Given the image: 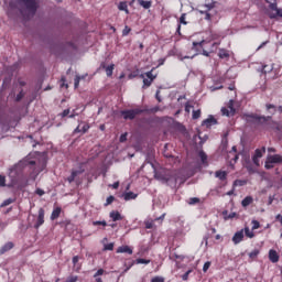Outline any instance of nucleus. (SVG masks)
<instances>
[{
  "mask_svg": "<svg viewBox=\"0 0 282 282\" xmlns=\"http://www.w3.org/2000/svg\"><path fill=\"white\" fill-rule=\"evenodd\" d=\"M78 281V275H70L66 279L65 282H77Z\"/></svg>",
  "mask_w": 282,
  "mask_h": 282,
  "instance_id": "ea45409f",
  "label": "nucleus"
},
{
  "mask_svg": "<svg viewBox=\"0 0 282 282\" xmlns=\"http://www.w3.org/2000/svg\"><path fill=\"white\" fill-rule=\"evenodd\" d=\"M129 32H131V28L124 26V29L122 31L123 36H128Z\"/></svg>",
  "mask_w": 282,
  "mask_h": 282,
  "instance_id": "603ef678",
  "label": "nucleus"
},
{
  "mask_svg": "<svg viewBox=\"0 0 282 282\" xmlns=\"http://www.w3.org/2000/svg\"><path fill=\"white\" fill-rule=\"evenodd\" d=\"M105 274V269H98L97 272L94 274V278L102 276Z\"/></svg>",
  "mask_w": 282,
  "mask_h": 282,
  "instance_id": "79ce46f5",
  "label": "nucleus"
},
{
  "mask_svg": "<svg viewBox=\"0 0 282 282\" xmlns=\"http://www.w3.org/2000/svg\"><path fill=\"white\" fill-rule=\"evenodd\" d=\"M259 257V249H254L249 253V259H257Z\"/></svg>",
  "mask_w": 282,
  "mask_h": 282,
  "instance_id": "72a5a7b5",
  "label": "nucleus"
},
{
  "mask_svg": "<svg viewBox=\"0 0 282 282\" xmlns=\"http://www.w3.org/2000/svg\"><path fill=\"white\" fill-rule=\"evenodd\" d=\"M74 133H83V130L80 128V126H78L75 130Z\"/></svg>",
  "mask_w": 282,
  "mask_h": 282,
  "instance_id": "e2e57ef3",
  "label": "nucleus"
},
{
  "mask_svg": "<svg viewBox=\"0 0 282 282\" xmlns=\"http://www.w3.org/2000/svg\"><path fill=\"white\" fill-rule=\"evenodd\" d=\"M198 155H199L203 164H206V162H208V155H206L204 151H200Z\"/></svg>",
  "mask_w": 282,
  "mask_h": 282,
  "instance_id": "7c9ffc66",
  "label": "nucleus"
},
{
  "mask_svg": "<svg viewBox=\"0 0 282 282\" xmlns=\"http://www.w3.org/2000/svg\"><path fill=\"white\" fill-rule=\"evenodd\" d=\"M192 118L193 120H198V118H202V110H193Z\"/></svg>",
  "mask_w": 282,
  "mask_h": 282,
  "instance_id": "cd10ccee",
  "label": "nucleus"
},
{
  "mask_svg": "<svg viewBox=\"0 0 282 282\" xmlns=\"http://www.w3.org/2000/svg\"><path fill=\"white\" fill-rule=\"evenodd\" d=\"M215 177L220 180V182H226L228 180V172L221 171V170L216 171L215 172Z\"/></svg>",
  "mask_w": 282,
  "mask_h": 282,
  "instance_id": "4468645a",
  "label": "nucleus"
},
{
  "mask_svg": "<svg viewBox=\"0 0 282 282\" xmlns=\"http://www.w3.org/2000/svg\"><path fill=\"white\" fill-rule=\"evenodd\" d=\"M139 78L143 79L142 89H147V88L151 87V85H153V80H155V78H158V75H153V69H151L144 74H141L139 76Z\"/></svg>",
  "mask_w": 282,
  "mask_h": 282,
  "instance_id": "20e7f679",
  "label": "nucleus"
},
{
  "mask_svg": "<svg viewBox=\"0 0 282 282\" xmlns=\"http://www.w3.org/2000/svg\"><path fill=\"white\" fill-rule=\"evenodd\" d=\"M119 141L127 142V133L121 134Z\"/></svg>",
  "mask_w": 282,
  "mask_h": 282,
  "instance_id": "052dcab7",
  "label": "nucleus"
},
{
  "mask_svg": "<svg viewBox=\"0 0 282 282\" xmlns=\"http://www.w3.org/2000/svg\"><path fill=\"white\" fill-rule=\"evenodd\" d=\"M210 268V261H207L203 265V272H208V269Z\"/></svg>",
  "mask_w": 282,
  "mask_h": 282,
  "instance_id": "09e8293b",
  "label": "nucleus"
},
{
  "mask_svg": "<svg viewBox=\"0 0 282 282\" xmlns=\"http://www.w3.org/2000/svg\"><path fill=\"white\" fill-rule=\"evenodd\" d=\"M234 243L237 246L238 243H241L243 241V229L237 231L232 237Z\"/></svg>",
  "mask_w": 282,
  "mask_h": 282,
  "instance_id": "f8f14e48",
  "label": "nucleus"
},
{
  "mask_svg": "<svg viewBox=\"0 0 282 282\" xmlns=\"http://www.w3.org/2000/svg\"><path fill=\"white\" fill-rule=\"evenodd\" d=\"M155 98L159 102H162V98L160 97V90L156 91Z\"/></svg>",
  "mask_w": 282,
  "mask_h": 282,
  "instance_id": "680f3d73",
  "label": "nucleus"
},
{
  "mask_svg": "<svg viewBox=\"0 0 282 282\" xmlns=\"http://www.w3.org/2000/svg\"><path fill=\"white\" fill-rule=\"evenodd\" d=\"M110 219H112V221H122V215L120 212L112 210L110 212Z\"/></svg>",
  "mask_w": 282,
  "mask_h": 282,
  "instance_id": "4be33fe9",
  "label": "nucleus"
},
{
  "mask_svg": "<svg viewBox=\"0 0 282 282\" xmlns=\"http://www.w3.org/2000/svg\"><path fill=\"white\" fill-rule=\"evenodd\" d=\"M21 8H24L29 11V13L34 17L36 14V10H39V6L36 4V0H17Z\"/></svg>",
  "mask_w": 282,
  "mask_h": 282,
  "instance_id": "f03ea898",
  "label": "nucleus"
},
{
  "mask_svg": "<svg viewBox=\"0 0 282 282\" xmlns=\"http://www.w3.org/2000/svg\"><path fill=\"white\" fill-rule=\"evenodd\" d=\"M44 224H45V209L40 208L36 223L34 224L35 230H39L40 226H43Z\"/></svg>",
  "mask_w": 282,
  "mask_h": 282,
  "instance_id": "0eeeda50",
  "label": "nucleus"
},
{
  "mask_svg": "<svg viewBox=\"0 0 282 282\" xmlns=\"http://www.w3.org/2000/svg\"><path fill=\"white\" fill-rule=\"evenodd\" d=\"M252 202H253L252 196H246V197L242 199V202H241V206H242L243 208H247V206H250V204H252Z\"/></svg>",
  "mask_w": 282,
  "mask_h": 282,
  "instance_id": "bb28decb",
  "label": "nucleus"
},
{
  "mask_svg": "<svg viewBox=\"0 0 282 282\" xmlns=\"http://www.w3.org/2000/svg\"><path fill=\"white\" fill-rule=\"evenodd\" d=\"M208 9H205L204 11H200V14H205L206 21H210L213 19V15L209 13Z\"/></svg>",
  "mask_w": 282,
  "mask_h": 282,
  "instance_id": "c756f323",
  "label": "nucleus"
},
{
  "mask_svg": "<svg viewBox=\"0 0 282 282\" xmlns=\"http://www.w3.org/2000/svg\"><path fill=\"white\" fill-rule=\"evenodd\" d=\"M18 83H19L20 87H25V85H26V83L21 79H19Z\"/></svg>",
  "mask_w": 282,
  "mask_h": 282,
  "instance_id": "338daca9",
  "label": "nucleus"
},
{
  "mask_svg": "<svg viewBox=\"0 0 282 282\" xmlns=\"http://www.w3.org/2000/svg\"><path fill=\"white\" fill-rule=\"evenodd\" d=\"M269 259L272 263H279V253L275 250L269 251Z\"/></svg>",
  "mask_w": 282,
  "mask_h": 282,
  "instance_id": "a211bd4d",
  "label": "nucleus"
},
{
  "mask_svg": "<svg viewBox=\"0 0 282 282\" xmlns=\"http://www.w3.org/2000/svg\"><path fill=\"white\" fill-rule=\"evenodd\" d=\"M118 10H120V12H126V14H129V6L127 4V1L119 2Z\"/></svg>",
  "mask_w": 282,
  "mask_h": 282,
  "instance_id": "b1692460",
  "label": "nucleus"
},
{
  "mask_svg": "<svg viewBox=\"0 0 282 282\" xmlns=\"http://www.w3.org/2000/svg\"><path fill=\"white\" fill-rule=\"evenodd\" d=\"M80 173H83V171L73 170L72 174L67 177V182L69 184H72L76 180V177H78V175H80Z\"/></svg>",
  "mask_w": 282,
  "mask_h": 282,
  "instance_id": "412c9836",
  "label": "nucleus"
},
{
  "mask_svg": "<svg viewBox=\"0 0 282 282\" xmlns=\"http://www.w3.org/2000/svg\"><path fill=\"white\" fill-rule=\"evenodd\" d=\"M274 164H282V155L281 154L269 155L267 158L264 167L267 170L274 169Z\"/></svg>",
  "mask_w": 282,
  "mask_h": 282,
  "instance_id": "39448f33",
  "label": "nucleus"
},
{
  "mask_svg": "<svg viewBox=\"0 0 282 282\" xmlns=\"http://www.w3.org/2000/svg\"><path fill=\"white\" fill-rule=\"evenodd\" d=\"M61 213H63V208L61 207L54 208L51 214V221H55V219H58V217H61Z\"/></svg>",
  "mask_w": 282,
  "mask_h": 282,
  "instance_id": "f3484780",
  "label": "nucleus"
},
{
  "mask_svg": "<svg viewBox=\"0 0 282 282\" xmlns=\"http://www.w3.org/2000/svg\"><path fill=\"white\" fill-rule=\"evenodd\" d=\"M69 112H70L69 109H65V110H63V112L61 113V117H62V118H67V116H69Z\"/></svg>",
  "mask_w": 282,
  "mask_h": 282,
  "instance_id": "864d4df0",
  "label": "nucleus"
},
{
  "mask_svg": "<svg viewBox=\"0 0 282 282\" xmlns=\"http://www.w3.org/2000/svg\"><path fill=\"white\" fill-rule=\"evenodd\" d=\"M188 204H189L191 206H193V205H195V204H199V198H198V197H192V198H189Z\"/></svg>",
  "mask_w": 282,
  "mask_h": 282,
  "instance_id": "4c0bfd02",
  "label": "nucleus"
},
{
  "mask_svg": "<svg viewBox=\"0 0 282 282\" xmlns=\"http://www.w3.org/2000/svg\"><path fill=\"white\" fill-rule=\"evenodd\" d=\"M270 109H273L272 113H276V106L272 104H267V111H270Z\"/></svg>",
  "mask_w": 282,
  "mask_h": 282,
  "instance_id": "c03bdc74",
  "label": "nucleus"
},
{
  "mask_svg": "<svg viewBox=\"0 0 282 282\" xmlns=\"http://www.w3.org/2000/svg\"><path fill=\"white\" fill-rule=\"evenodd\" d=\"M182 25H188V22H186V13H183L180 18V22L176 29V34H178V36H182Z\"/></svg>",
  "mask_w": 282,
  "mask_h": 282,
  "instance_id": "9d476101",
  "label": "nucleus"
},
{
  "mask_svg": "<svg viewBox=\"0 0 282 282\" xmlns=\"http://www.w3.org/2000/svg\"><path fill=\"white\" fill-rule=\"evenodd\" d=\"M138 197V194L133 193V192H127L126 194H123V198L126 202H129L131 199H135Z\"/></svg>",
  "mask_w": 282,
  "mask_h": 282,
  "instance_id": "a878e982",
  "label": "nucleus"
},
{
  "mask_svg": "<svg viewBox=\"0 0 282 282\" xmlns=\"http://www.w3.org/2000/svg\"><path fill=\"white\" fill-rule=\"evenodd\" d=\"M100 68L105 69L106 75L108 76V78H111L113 76V69H116V65L110 64L109 66H107V64H105V62H102L100 64Z\"/></svg>",
  "mask_w": 282,
  "mask_h": 282,
  "instance_id": "1a4fd4ad",
  "label": "nucleus"
},
{
  "mask_svg": "<svg viewBox=\"0 0 282 282\" xmlns=\"http://www.w3.org/2000/svg\"><path fill=\"white\" fill-rule=\"evenodd\" d=\"M119 187H120V183H119V182H115V183L112 184V188L117 189V188H119Z\"/></svg>",
  "mask_w": 282,
  "mask_h": 282,
  "instance_id": "69168bd1",
  "label": "nucleus"
},
{
  "mask_svg": "<svg viewBox=\"0 0 282 282\" xmlns=\"http://www.w3.org/2000/svg\"><path fill=\"white\" fill-rule=\"evenodd\" d=\"M151 282H164V278L160 276V275H156V276L151 279Z\"/></svg>",
  "mask_w": 282,
  "mask_h": 282,
  "instance_id": "37998d69",
  "label": "nucleus"
},
{
  "mask_svg": "<svg viewBox=\"0 0 282 282\" xmlns=\"http://www.w3.org/2000/svg\"><path fill=\"white\" fill-rule=\"evenodd\" d=\"M105 250H113V242L105 245Z\"/></svg>",
  "mask_w": 282,
  "mask_h": 282,
  "instance_id": "13d9d810",
  "label": "nucleus"
},
{
  "mask_svg": "<svg viewBox=\"0 0 282 282\" xmlns=\"http://www.w3.org/2000/svg\"><path fill=\"white\" fill-rule=\"evenodd\" d=\"M268 152H269V153H276V149H274V148H268Z\"/></svg>",
  "mask_w": 282,
  "mask_h": 282,
  "instance_id": "774afa93",
  "label": "nucleus"
},
{
  "mask_svg": "<svg viewBox=\"0 0 282 282\" xmlns=\"http://www.w3.org/2000/svg\"><path fill=\"white\" fill-rule=\"evenodd\" d=\"M0 186H6V176L0 175Z\"/></svg>",
  "mask_w": 282,
  "mask_h": 282,
  "instance_id": "5fc2aeb1",
  "label": "nucleus"
},
{
  "mask_svg": "<svg viewBox=\"0 0 282 282\" xmlns=\"http://www.w3.org/2000/svg\"><path fill=\"white\" fill-rule=\"evenodd\" d=\"M36 195H40V197H43V195H45V191L41 189V188H37L35 191Z\"/></svg>",
  "mask_w": 282,
  "mask_h": 282,
  "instance_id": "4d7b16f0",
  "label": "nucleus"
},
{
  "mask_svg": "<svg viewBox=\"0 0 282 282\" xmlns=\"http://www.w3.org/2000/svg\"><path fill=\"white\" fill-rule=\"evenodd\" d=\"M237 217V213H230L225 219H235Z\"/></svg>",
  "mask_w": 282,
  "mask_h": 282,
  "instance_id": "bf43d9fd",
  "label": "nucleus"
},
{
  "mask_svg": "<svg viewBox=\"0 0 282 282\" xmlns=\"http://www.w3.org/2000/svg\"><path fill=\"white\" fill-rule=\"evenodd\" d=\"M215 6H217V1L205 0V4L203 6V8H205V10H207V11H210V10L215 9Z\"/></svg>",
  "mask_w": 282,
  "mask_h": 282,
  "instance_id": "6ab92c4d",
  "label": "nucleus"
},
{
  "mask_svg": "<svg viewBox=\"0 0 282 282\" xmlns=\"http://www.w3.org/2000/svg\"><path fill=\"white\" fill-rule=\"evenodd\" d=\"M115 200H116V197L109 196V197L106 199L105 206H109V205L113 204Z\"/></svg>",
  "mask_w": 282,
  "mask_h": 282,
  "instance_id": "58836bf2",
  "label": "nucleus"
},
{
  "mask_svg": "<svg viewBox=\"0 0 282 282\" xmlns=\"http://www.w3.org/2000/svg\"><path fill=\"white\" fill-rule=\"evenodd\" d=\"M265 45H268V41L262 42L261 45H259L257 50H262V47H265Z\"/></svg>",
  "mask_w": 282,
  "mask_h": 282,
  "instance_id": "0e129e2a",
  "label": "nucleus"
},
{
  "mask_svg": "<svg viewBox=\"0 0 282 282\" xmlns=\"http://www.w3.org/2000/svg\"><path fill=\"white\" fill-rule=\"evenodd\" d=\"M79 260H80V257H78V256L73 257V265H74L75 272H80V269L83 268L82 264H78Z\"/></svg>",
  "mask_w": 282,
  "mask_h": 282,
  "instance_id": "5701e85b",
  "label": "nucleus"
},
{
  "mask_svg": "<svg viewBox=\"0 0 282 282\" xmlns=\"http://www.w3.org/2000/svg\"><path fill=\"white\" fill-rule=\"evenodd\" d=\"M247 122H251L252 124H261L264 129H270V124H272V117H261L258 115H247Z\"/></svg>",
  "mask_w": 282,
  "mask_h": 282,
  "instance_id": "f257e3e1",
  "label": "nucleus"
},
{
  "mask_svg": "<svg viewBox=\"0 0 282 282\" xmlns=\"http://www.w3.org/2000/svg\"><path fill=\"white\" fill-rule=\"evenodd\" d=\"M205 43L206 41L193 42V50H198L197 47H204Z\"/></svg>",
  "mask_w": 282,
  "mask_h": 282,
  "instance_id": "473e14b6",
  "label": "nucleus"
},
{
  "mask_svg": "<svg viewBox=\"0 0 282 282\" xmlns=\"http://www.w3.org/2000/svg\"><path fill=\"white\" fill-rule=\"evenodd\" d=\"M246 237H249V239H252L254 237V232H252L250 230V227H245V230H243Z\"/></svg>",
  "mask_w": 282,
  "mask_h": 282,
  "instance_id": "c85d7f7f",
  "label": "nucleus"
},
{
  "mask_svg": "<svg viewBox=\"0 0 282 282\" xmlns=\"http://www.w3.org/2000/svg\"><path fill=\"white\" fill-rule=\"evenodd\" d=\"M163 182L167 184V186H176L177 185V176L175 175H167L163 177Z\"/></svg>",
  "mask_w": 282,
  "mask_h": 282,
  "instance_id": "9b49d317",
  "label": "nucleus"
},
{
  "mask_svg": "<svg viewBox=\"0 0 282 282\" xmlns=\"http://www.w3.org/2000/svg\"><path fill=\"white\" fill-rule=\"evenodd\" d=\"M137 263H143V264L148 265V263H151V260L139 258V259H137Z\"/></svg>",
  "mask_w": 282,
  "mask_h": 282,
  "instance_id": "de8ad7c7",
  "label": "nucleus"
},
{
  "mask_svg": "<svg viewBox=\"0 0 282 282\" xmlns=\"http://www.w3.org/2000/svg\"><path fill=\"white\" fill-rule=\"evenodd\" d=\"M139 6H141V8H143L144 10H149L151 8V6H153V1L151 0H137Z\"/></svg>",
  "mask_w": 282,
  "mask_h": 282,
  "instance_id": "aec40b11",
  "label": "nucleus"
},
{
  "mask_svg": "<svg viewBox=\"0 0 282 282\" xmlns=\"http://www.w3.org/2000/svg\"><path fill=\"white\" fill-rule=\"evenodd\" d=\"M25 96V93H23V90H21L17 97H15V102H21V100H23V97Z\"/></svg>",
  "mask_w": 282,
  "mask_h": 282,
  "instance_id": "c9c22d12",
  "label": "nucleus"
},
{
  "mask_svg": "<svg viewBox=\"0 0 282 282\" xmlns=\"http://www.w3.org/2000/svg\"><path fill=\"white\" fill-rule=\"evenodd\" d=\"M263 153H265V147H262V149H257L254 151V154L252 156V162L256 164V166H259V159L263 158Z\"/></svg>",
  "mask_w": 282,
  "mask_h": 282,
  "instance_id": "6e6552de",
  "label": "nucleus"
},
{
  "mask_svg": "<svg viewBox=\"0 0 282 282\" xmlns=\"http://www.w3.org/2000/svg\"><path fill=\"white\" fill-rule=\"evenodd\" d=\"M141 113H144V109L142 108L121 110L123 120H135V117L141 116Z\"/></svg>",
  "mask_w": 282,
  "mask_h": 282,
  "instance_id": "7ed1b4c3",
  "label": "nucleus"
},
{
  "mask_svg": "<svg viewBox=\"0 0 282 282\" xmlns=\"http://www.w3.org/2000/svg\"><path fill=\"white\" fill-rule=\"evenodd\" d=\"M153 226H154L153 220H148V221H145V228H147L148 230H151V228H153Z\"/></svg>",
  "mask_w": 282,
  "mask_h": 282,
  "instance_id": "a18cd8bd",
  "label": "nucleus"
},
{
  "mask_svg": "<svg viewBox=\"0 0 282 282\" xmlns=\"http://www.w3.org/2000/svg\"><path fill=\"white\" fill-rule=\"evenodd\" d=\"M219 58H230V53L226 48H220L218 51Z\"/></svg>",
  "mask_w": 282,
  "mask_h": 282,
  "instance_id": "393cba45",
  "label": "nucleus"
},
{
  "mask_svg": "<svg viewBox=\"0 0 282 282\" xmlns=\"http://www.w3.org/2000/svg\"><path fill=\"white\" fill-rule=\"evenodd\" d=\"M215 124H217V119H215L213 116H209L203 121V127H213Z\"/></svg>",
  "mask_w": 282,
  "mask_h": 282,
  "instance_id": "dca6fc26",
  "label": "nucleus"
},
{
  "mask_svg": "<svg viewBox=\"0 0 282 282\" xmlns=\"http://www.w3.org/2000/svg\"><path fill=\"white\" fill-rule=\"evenodd\" d=\"M89 131V126L88 123H85L83 127H82V133H87Z\"/></svg>",
  "mask_w": 282,
  "mask_h": 282,
  "instance_id": "3c124183",
  "label": "nucleus"
},
{
  "mask_svg": "<svg viewBox=\"0 0 282 282\" xmlns=\"http://www.w3.org/2000/svg\"><path fill=\"white\" fill-rule=\"evenodd\" d=\"M265 2L269 3V8L274 12L269 14L270 19H276V17L282 18V10L276 6V0H265Z\"/></svg>",
  "mask_w": 282,
  "mask_h": 282,
  "instance_id": "423d86ee",
  "label": "nucleus"
},
{
  "mask_svg": "<svg viewBox=\"0 0 282 282\" xmlns=\"http://www.w3.org/2000/svg\"><path fill=\"white\" fill-rule=\"evenodd\" d=\"M252 230H259V228H261V224L259 223V220H252Z\"/></svg>",
  "mask_w": 282,
  "mask_h": 282,
  "instance_id": "f704fd0d",
  "label": "nucleus"
},
{
  "mask_svg": "<svg viewBox=\"0 0 282 282\" xmlns=\"http://www.w3.org/2000/svg\"><path fill=\"white\" fill-rule=\"evenodd\" d=\"M78 85H80V76H76L74 79L75 89H78Z\"/></svg>",
  "mask_w": 282,
  "mask_h": 282,
  "instance_id": "49530a36",
  "label": "nucleus"
},
{
  "mask_svg": "<svg viewBox=\"0 0 282 282\" xmlns=\"http://www.w3.org/2000/svg\"><path fill=\"white\" fill-rule=\"evenodd\" d=\"M117 253L118 254H121V253L133 254V249H131V247H129V246H121L117 249Z\"/></svg>",
  "mask_w": 282,
  "mask_h": 282,
  "instance_id": "2eb2a0df",
  "label": "nucleus"
},
{
  "mask_svg": "<svg viewBox=\"0 0 282 282\" xmlns=\"http://www.w3.org/2000/svg\"><path fill=\"white\" fill-rule=\"evenodd\" d=\"M221 113L223 116H230V111L228 110V108H221Z\"/></svg>",
  "mask_w": 282,
  "mask_h": 282,
  "instance_id": "6e6d98bb",
  "label": "nucleus"
},
{
  "mask_svg": "<svg viewBox=\"0 0 282 282\" xmlns=\"http://www.w3.org/2000/svg\"><path fill=\"white\" fill-rule=\"evenodd\" d=\"M93 226H107V221L106 220H96V221H93Z\"/></svg>",
  "mask_w": 282,
  "mask_h": 282,
  "instance_id": "e433bc0d",
  "label": "nucleus"
},
{
  "mask_svg": "<svg viewBox=\"0 0 282 282\" xmlns=\"http://www.w3.org/2000/svg\"><path fill=\"white\" fill-rule=\"evenodd\" d=\"M191 272H193V270L186 271V272L182 275V280H183V281H186V280L188 279Z\"/></svg>",
  "mask_w": 282,
  "mask_h": 282,
  "instance_id": "8fccbe9b",
  "label": "nucleus"
},
{
  "mask_svg": "<svg viewBox=\"0 0 282 282\" xmlns=\"http://www.w3.org/2000/svg\"><path fill=\"white\" fill-rule=\"evenodd\" d=\"M12 248H14V242L12 241L7 242L3 247L0 248V257L2 254H6V252H10Z\"/></svg>",
  "mask_w": 282,
  "mask_h": 282,
  "instance_id": "ddd939ff",
  "label": "nucleus"
},
{
  "mask_svg": "<svg viewBox=\"0 0 282 282\" xmlns=\"http://www.w3.org/2000/svg\"><path fill=\"white\" fill-rule=\"evenodd\" d=\"M234 186H246V181L236 180L234 182Z\"/></svg>",
  "mask_w": 282,
  "mask_h": 282,
  "instance_id": "a19ab883",
  "label": "nucleus"
},
{
  "mask_svg": "<svg viewBox=\"0 0 282 282\" xmlns=\"http://www.w3.org/2000/svg\"><path fill=\"white\" fill-rule=\"evenodd\" d=\"M10 204H14V199L8 198L3 200V203L1 204V208H6V206H10Z\"/></svg>",
  "mask_w": 282,
  "mask_h": 282,
  "instance_id": "2f4dec72",
  "label": "nucleus"
}]
</instances>
